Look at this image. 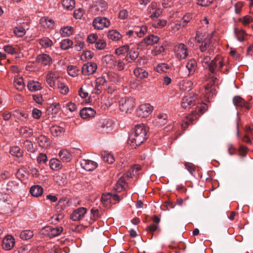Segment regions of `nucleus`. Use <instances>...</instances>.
Segmentation results:
<instances>
[{
  "label": "nucleus",
  "mask_w": 253,
  "mask_h": 253,
  "mask_svg": "<svg viewBox=\"0 0 253 253\" xmlns=\"http://www.w3.org/2000/svg\"><path fill=\"white\" fill-rule=\"evenodd\" d=\"M134 75L138 78L145 79L148 77V73L141 68H136L133 71Z\"/></svg>",
  "instance_id": "obj_34"
},
{
  "label": "nucleus",
  "mask_w": 253,
  "mask_h": 253,
  "mask_svg": "<svg viewBox=\"0 0 253 253\" xmlns=\"http://www.w3.org/2000/svg\"><path fill=\"white\" fill-rule=\"evenodd\" d=\"M49 166L53 170H58L62 168L60 162L57 159H52L49 161Z\"/></svg>",
  "instance_id": "obj_43"
},
{
  "label": "nucleus",
  "mask_w": 253,
  "mask_h": 253,
  "mask_svg": "<svg viewBox=\"0 0 253 253\" xmlns=\"http://www.w3.org/2000/svg\"><path fill=\"white\" fill-rule=\"evenodd\" d=\"M168 120V116L165 113H160L155 119L154 123L156 126H161L165 125Z\"/></svg>",
  "instance_id": "obj_23"
},
{
  "label": "nucleus",
  "mask_w": 253,
  "mask_h": 253,
  "mask_svg": "<svg viewBox=\"0 0 253 253\" xmlns=\"http://www.w3.org/2000/svg\"><path fill=\"white\" fill-rule=\"evenodd\" d=\"M114 61L113 57L110 55H107L102 58L104 65L110 68L113 67Z\"/></svg>",
  "instance_id": "obj_42"
},
{
  "label": "nucleus",
  "mask_w": 253,
  "mask_h": 253,
  "mask_svg": "<svg viewBox=\"0 0 253 253\" xmlns=\"http://www.w3.org/2000/svg\"><path fill=\"white\" fill-rule=\"evenodd\" d=\"M15 245V240L11 235H7L2 241V246L5 250H11Z\"/></svg>",
  "instance_id": "obj_16"
},
{
  "label": "nucleus",
  "mask_w": 253,
  "mask_h": 253,
  "mask_svg": "<svg viewBox=\"0 0 253 253\" xmlns=\"http://www.w3.org/2000/svg\"><path fill=\"white\" fill-rule=\"evenodd\" d=\"M234 34L237 40L240 42H243L245 39L246 33L245 31L237 28L234 29Z\"/></svg>",
  "instance_id": "obj_41"
},
{
  "label": "nucleus",
  "mask_w": 253,
  "mask_h": 253,
  "mask_svg": "<svg viewBox=\"0 0 253 253\" xmlns=\"http://www.w3.org/2000/svg\"><path fill=\"white\" fill-rule=\"evenodd\" d=\"M108 39L113 41H118L120 40L122 38V35L116 30H110L107 34Z\"/></svg>",
  "instance_id": "obj_33"
},
{
  "label": "nucleus",
  "mask_w": 253,
  "mask_h": 253,
  "mask_svg": "<svg viewBox=\"0 0 253 253\" xmlns=\"http://www.w3.org/2000/svg\"><path fill=\"white\" fill-rule=\"evenodd\" d=\"M57 85V88L61 93L66 94L68 92L69 88L63 83L58 82Z\"/></svg>",
  "instance_id": "obj_56"
},
{
  "label": "nucleus",
  "mask_w": 253,
  "mask_h": 253,
  "mask_svg": "<svg viewBox=\"0 0 253 253\" xmlns=\"http://www.w3.org/2000/svg\"><path fill=\"white\" fill-rule=\"evenodd\" d=\"M113 125V124L112 122L108 120H102L98 124V127L102 128L103 131L107 132L112 129Z\"/></svg>",
  "instance_id": "obj_27"
},
{
  "label": "nucleus",
  "mask_w": 253,
  "mask_h": 253,
  "mask_svg": "<svg viewBox=\"0 0 253 253\" xmlns=\"http://www.w3.org/2000/svg\"><path fill=\"white\" fill-rule=\"evenodd\" d=\"M107 8V2L104 0H100L94 2L92 7V11L95 15H99L102 14Z\"/></svg>",
  "instance_id": "obj_11"
},
{
  "label": "nucleus",
  "mask_w": 253,
  "mask_h": 253,
  "mask_svg": "<svg viewBox=\"0 0 253 253\" xmlns=\"http://www.w3.org/2000/svg\"><path fill=\"white\" fill-rule=\"evenodd\" d=\"M33 235L34 234L32 231L26 230L21 233L20 237L23 240H27L31 239Z\"/></svg>",
  "instance_id": "obj_53"
},
{
  "label": "nucleus",
  "mask_w": 253,
  "mask_h": 253,
  "mask_svg": "<svg viewBox=\"0 0 253 253\" xmlns=\"http://www.w3.org/2000/svg\"><path fill=\"white\" fill-rule=\"evenodd\" d=\"M29 29L28 22L20 21L13 29V33L17 37H22L26 33V30Z\"/></svg>",
  "instance_id": "obj_10"
},
{
  "label": "nucleus",
  "mask_w": 253,
  "mask_h": 253,
  "mask_svg": "<svg viewBox=\"0 0 253 253\" xmlns=\"http://www.w3.org/2000/svg\"><path fill=\"white\" fill-rule=\"evenodd\" d=\"M210 54L209 53L203 54L199 56L198 60L204 68L208 69L211 73H214L215 67L212 66V60H211Z\"/></svg>",
  "instance_id": "obj_5"
},
{
  "label": "nucleus",
  "mask_w": 253,
  "mask_h": 253,
  "mask_svg": "<svg viewBox=\"0 0 253 253\" xmlns=\"http://www.w3.org/2000/svg\"><path fill=\"white\" fill-rule=\"evenodd\" d=\"M165 51V48L163 46H156L152 51V53L153 55L157 56L163 53Z\"/></svg>",
  "instance_id": "obj_64"
},
{
  "label": "nucleus",
  "mask_w": 253,
  "mask_h": 253,
  "mask_svg": "<svg viewBox=\"0 0 253 253\" xmlns=\"http://www.w3.org/2000/svg\"><path fill=\"white\" fill-rule=\"evenodd\" d=\"M186 67L188 71V76L193 75L197 68L196 61L193 59L189 60L186 64Z\"/></svg>",
  "instance_id": "obj_26"
},
{
  "label": "nucleus",
  "mask_w": 253,
  "mask_h": 253,
  "mask_svg": "<svg viewBox=\"0 0 253 253\" xmlns=\"http://www.w3.org/2000/svg\"><path fill=\"white\" fill-rule=\"evenodd\" d=\"M13 84L15 88L19 91H22L25 88V84L21 76H15Z\"/></svg>",
  "instance_id": "obj_24"
},
{
  "label": "nucleus",
  "mask_w": 253,
  "mask_h": 253,
  "mask_svg": "<svg viewBox=\"0 0 253 253\" xmlns=\"http://www.w3.org/2000/svg\"><path fill=\"white\" fill-rule=\"evenodd\" d=\"M153 107L149 103L140 105L136 110V115L139 117H148L152 112Z\"/></svg>",
  "instance_id": "obj_6"
},
{
  "label": "nucleus",
  "mask_w": 253,
  "mask_h": 253,
  "mask_svg": "<svg viewBox=\"0 0 253 253\" xmlns=\"http://www.w3.org/2000/svg\"><path fill=\"white\" fill-rule=\"evenodd\" d=\"M139 55V53L137 49H134L132 47H129V51H127L125 59L128 62H131L136 59Z\"/></svg>",
  "instance_id": "obj_20"
},
{
  "label": "nucleus",
  "mask_w": 253,
  "mask_h": 253,
  "mask_svg": "<svg viewBox=\"0 0 253 253\" xmlns=\"http://www.w3.org/2000/svg\"><path fill=\"white\" fill-rule=\"evenodd\" d=\"M95 111L91 108H84L80 111V116L83 119H87L94 116Z\"/></svg>",
  "instance_id": "obj_22"
},
{
  "label": "nucleus",
  "mask_w": 253,
  "mask_h": 253,
  "mask_svg": "<svg viewBox=\"0 0 253 253\" xmlns=\"http://www.w3.org/2000/svg\"><path fill=\"white\" fill-rule=\"evenodd\" d=\"M233 102L234 105L236 107L244 108L247 110H249L250 108V104L239 96H235L233 98Z\"/></svg>",
  "instance_id": "obj_19"
},
{
  "label": "nucleus",
  "mask_w": 253,
  "mask_h": 253,
  "mask_svg": "<svg viewBox=\"0 0 253 253\" xmlns=\"http://www.w3.org/2000/svg\"><path fill=\"white\" fill-rule=\"evenodd\" d=\"M17 177L21 180H24L28 178L29 176V172L26 170V168H22L18 169L17 173Z\"/></svg>",
  "instance_id": "obj_39"
},
{
  "label": "nucleus",
  "mask_w": 253,
  "mask_h": 253,
  "mask_svg": "<svg viewBox=\"0 0 253 253\" xmlns=\"http://www.w3.org/2000/svg\"><path fill=\"white\" fill-rule=\"evenodd\" d=\"M50 131L53 136L58 137L63 134L65 129L59 126L55 125L50 128Z\"/></svg>",
  "instance_id": "obj_32"
},
{
  "label": "nucleus",
  "mask_w": 253,
  "mask_h": 253,
  "mask_svg": "<svg viewBox=\"0 0 253 253\" xmlns=\"http://www.w3.org/2000/svg\"><path fill=\"white\" fill-rule=\"evenodd\" d=\"M92 24L95 29L101 30L108 28L110 26V21L106 17H97L93 20Z\"/></svg>",
  "instance_id": "obj_7"
},
{
  "label": "nucleus",
  "mask_w": 253,
  "mask_h": 253,
  "mask_svg": "<svg viewBox=\"0 0 253 253\" xmlns=\"http://www.w3.org/2000/svg\"><path fill=\"white\" fill-rule=\"evenodd\" d=\"M5 52L9 54H14L16 52V49L11 45H6L3 46Z\"/></svg>",
  "instance_id": "obj_62"
},
{
  "label": "nucleus",
  "mask_w": 253,
  "mask_h": 253,
  "mask_svg": "<svg viewBox=\"0 0 253 253\" xmlns=\"http://www.w3.org/2000/svg\"><path fill=\"white\" fill-rule=\"evenodd\" d=\"M73 44L72 41L66 39L62 40L60 43V47L63 50H67L71 48Z\"/></svg>",
  "instance_id": "obj_44"
},
{
  "label": "nucleus",
  "mask_w": 253,
  "mask_h": 253,
  "mask_svg": "<svg viewBox=\"0 0 253 253\" xmlns=\"http://www.w3.org/2000/svg\"><path fill=\"white\" fill-rule=\"evenodd\" d=\"M126 186V183L125 181L124 178L121 177L117 181L115 187V189L117 192H121L125 188Z\"/></svg>",
  "instance_id": "obj_47"
},
{
  "label": "nucleus",
  "mask_w": 253,
  "mask_h": 253,
  "mask_svg": "<svg viewBox=\"0 0 253 253\" xmlns=\"http://www.w3.org/2000/svg\"><path fill=\"white\" fill-rule=\"evenodd\" d=\"M135 105V99L132 97L122 98L120 101V110L123 112L131 113Z\"/></svg>",
  "instance_id": "obj_3"
},
{
  "label": "nucleus",
  "mask_w": 253,
  "mask_h": 253,
  "mask_svg": "<svg viewBox=\"0 0 253 253\" xmlns=\"http://www.w3.org/2000/svg\"><path fill=\"white\" fill-rule=\"evenodd\" d=\"M10 153L12 156L20 158L23 156V152L18 146H15L10 148Z\"/></svg>",
  "instance_id": "obj_45"
},
{
  "label": "nucleus",
  "mask_w": 253,
  "mask_h": 253,
  "mask_svg": "<svg viewBox=\"0 0 253 253\" xmlns=\"http://www.w3.org/2000/svg\"><path fill=\"white\" fill-rule=\"evenodd\" d=\"M146 130L143 124L136 125L134 128V132L130 135L128 143L132 147H135L143 143L146 139Z\"/></svg>",
  "instance_id": "obj_1"
},
{
  "label": "nucleus",
  "mask_w": 253,
  "mask_h": 253,
  "mask_svg": "<svg viewBox=\"0 0 253 253\" xmlns=\"http://www.w3.org/2000/svg\"><path fill=\"white\" fill-rule=\"evenodd\" d=\"M97 68V64L93 62H88L84 64L82 68L83 74L89 75L93 74Z\"/></svg>",
  "instance_id": "obj_14"
},
{
  "label": "nucleus",
  "mask_w": 253,
  "mask_h": 253,
  "mask_svg": "<svg viewBox=\"0 0 253 253\" xmlns=\"http://www.w3.org/2000/svg\"><path fill=\"white\" fill-rule=\"evenodd\" d=\"M167 24V21L164 19H158L154 20L152 26L155 28L162 29Z\"/></svg>",
  "instance_id": "obj_40"
},
{
  "label": "nucleus",
  "mask_w": 253,
  "mask_h": 253,
  "mask_svg": "<svg viewBox=\"0 0 253 253\" xmlns=\"http://www.w3.org/2000/svg\"><path fill=\"white\" fill-rule=\"evenodd\" d=\"M107 44L105 41L103 40H98L95 43V47L99 50H103L106 47Z\"/></svg>",
  "instance_id": "obj_61"
},
{
  "label": "nucleus",
  "mask_w": 253,
  "mask_h": 253,
  "mask_svg": "<svg viewBox=\"0 0 253 253\" xmlns=\"http://www.w3.org/2000/svg\"><path fill=\"white\" fill-rule=\"evenodd\" d=\"M73 31L74 29L71 26L65 27L61 29V34L64 37H69L73 34Z\"/></svg>",
  "instance_id": "obj_49"
},
{
  "label": "nucleus",
  "mask_w": 253,
  "mask_h": 253,
  "mask_svg": "<svg viewBox=\"0 0 253 253\" xmlns=\"http://www.w3.org/2000/svg\"><path fill=\"white\" fill-rule=\"evenodd\" d=\"M18 187V183L15 181H9L6 186V189L7 190L11 191L12 192H15L16 191Z\"/></svg>",
  "instance_id": "obj_58"
},
{
  "label": "nucleus",
  "mask_w": 253,
  "mask_h": 253,
  "mask_svg": "<svg viewBox=\"0 0 253 253\" xmlns=\"http://www.w3.org/2000/svg\"><path fill=\"white\" fill-rule=\"evenodd\" d=\"M37 60L39 63L44 65H50L52 62L51 57L46 54H42L38 55Z\"/></svg>",
  "instance_id": "obj_28"
},
{
  "label": "nucleus",
  "mask_w": 253,
  "mask_h": 253,
  "mask_svg": "<svg viewBox=\"0 0 253 253\" xmlns=\"http://www.w3.org/2000/svg\"><path fill=\"white\" fill-rule=\"evenodd\" d=\"M75 5L74 0H62L63 6L67 10H72Z\"/></svg>",
  "instance_id": "obj_51"
},
{
  "label": "nucleus",
  "mask_w": 253,
  "mask_h": 253,
  "mask_svg": "<svg viewBox=\"0 0 253 253\" xmlns=\"http://www.w3.org/2000/svg\"><path fill=\"white\" fill-rule=\"evenodd\" d=\"M212 33L205 39L203 41H202V35L200 33H197L195 36L196 41L200 43L202 42L201 45L200 46V49L202 52H205L208 50L207 53H211L213 51V40H211V35Z\"/></svg>",
  "instance_id": "obj_2"
},
{
  "label": "nucleus",
  "mask_w": 253,
  "mask_h": 253,
  "mask_svg": "<svg viewBox=\"0 0 253 253\" xmlns=\"http://www.w3.org/2000/svg\"><path fill=\"white\" fill-rule=\"evenodd\" d=\"M129 46L128 45H124L119 47L115 50V54L118 55H121L127 53L129 51Z\"/></svg>",
  "instance_id": "obj_54"
},
{
  "label": "nucleus",
  "mask_w": 253,
  "mask_h": 253,
  "mask_svg": "<svg viewBox=\"0 0 253 253\" xmlns=\"http://www.w3.org/2000/svg\"><path fill=\"white\" fill-rule=\"evenodd\" d=\"M227 62V59L220 56H216L212 60V66L215 67V71L216 70L222 71Z\"/></svg>",
  "instance_id": "obj_13"
},
{
  "label": "nucleus",
  "mask_w": 253,
  "mask_h": 253,
  "mask_svg": "<svg viewBox=\"0 0 253 253\" xmlns=\"http://www.w3.org/2000/svg\"><path fill=\"white\" fill-rule=\"evenodd\" d=\"M195 102L194 96L189 94L182 98L181 106L184 109H189L194 104Z\"/></svg>",
  "instance_id": "obj_17"
},
{
  "label": "nucleus",
  "mask_w": 253,
  "mask_h": 253,
  "mask_svg": "<svg viewBox=\"0 0 253 253\" xmlns=\"http://www.w3.org/2000/svg\"><path fill=\"white\" fill-rule=\"evenodd\" d=\"M63 228L61 226L53 227L47 226L43 228L41 230L42 234L49 236V237H54L60 235L63 231Z\"/></svg>",
  "instance_id": "obj_9"
},
{
  "label": "nucleus",
  "mask_w": 253,
  "mask_h": 253,
  "mask_svg": "<svg viewBox=\"0 0 253 253\" xmlns=\"http://www.w3.org/2000/svg\"><path fill=\"white\" fill-rule=\"evenodd\" d=\"M192 19V14L190 13H187L185 14L180 20L181 25L182 27H186L188 23L190 22Z\"/></svg>",
  "instance_id": "obj_50"
},
{
  "label": "nucleus",
  "mask_w": 253,
  "mask_h": 253,
  "mask_svg": "<svg viewBox=\"0 0 253 253\" xmlns=\"http://www.w3.org/2000/svg\"><path fill=\"white\" fill-rule=\"evenodd\" d=\"M173 52L175 57L180 60L185 59L188 55V49L183 43H176L173 47Z\"/></svg>",
  "instance_id": "obj_4"
},
{
  "label": "nucleus",
  "mask_w": 253,
  "mask_h": 253,
  "mask_svg": "<svg viewBox=\"0 0 253 253\" xmlns=\"http://www.w3.org/2000/svg\"><path fill=\"white\" fill-rule=\"evenodd\" d=\"M87 210L84 207L75 210L71 215V219L73 221H79L82 219L86 213Z\"/></svg>",
  "instance_id": "obj_15"
},
{
  "label": "nucleus",
  "mask_w": 253,
  "mask_h": 253,
  "mask_svg": "<svg viewBox=\"0 0 253 253\" xmlns=\"http://www.w3.org/2000/svg\"><path fill=\"white\" fill-rule=\"evenodd\" d=\"M39 43L44 48L50 47L53 44L52 41L48 38H43L40 39L39 40Z\"/></svg>",
  "instance_id": "obj_52"
},
{
  "label": "nucleus",
  "mask_w": 253,
  "mask_h": 253,
  "mask_svg": "<svg viewBox=\"0 0 253 253\" xmlns=\"http://www.w3.org/2000/svg\"><path fill=\"white\" fill-rule=\"evenodd\" d=\"M125 66L126 65L124 62L120 60L115 61L113 66V67L119 71L123 70Z\"/></svg>",
  "instance_id": "obj_60"
},
{
  "label": "nucleus",
  "mask_w": 253,
  "mask_h": 253,
  "mask_svg": "<svg viewBox=\"0 0 253 253\" xmlns=\"http://www.w3.org/2000/svg\"><path fill=\"white\" fill-rule=\"evenodd\" d=\"M101 155L104 161L108 164H112L115 161L114 156L109 152L106 151H102Z\"/></svg>",
  "instance_id": "obj_36"
},
{
  "label": "nucleus",
  "mask_w": 253,
  "mask_h": 253,
  "mask_svg": "<svg viewBox=\"0 0 253 253\" xmlns=\"http://www.w3.org/2000/svg\"><path fill=\"white\" fill-rule=\"evenodd\" d=\"M19 132L21 135L27 137L31 136L33 134V130L27 126H22L19 129Z\"/></svg>",
  "instance_id": "obj_46"
},
{
  "label": "nucleus",
  "mask_w": 253,
  "mask_h": 253,
  "mask_svg": "<svg viewBox=\"0 0 253 253\" xmlns=\"http://www.w3.org/2000/svg\"><path fill=\"white\" fill-rule=\"evenodd\" d=\"M27 87L31 91H36L41 90L42 88L41 83L38 81L31 80L27 84Z\"/></svg>",
  "instance_id": "obj_25"
},
{
  "label": "nucleus",
  "mask_w": 253,
  "mask_h": 253,
  "mask_svg": "<svg viewBox=\"0 0 253 253\" xmlns=\"http://www.w3.org/2000/svg\"><path fill=\"white\" fill-rule=\"evenodd\" d=\"M238 21L241 22L244 26H247L253 21V18L251 16L246 15L242 18H238Z\"/></svg>",
  "instance_id": "obj_57"
},
{
  "label": "nucleus",
  "mask_w": 253,
  "mask_h": 253,
  "mask_svg": "<svg viewBox=\"0 0 253 253\" xmlns=\"http://www.w3.org/2000/svg\"><path fill=\"white\" fill-rule=\"evenodd\" d=\"M159 38L154 35H149L143 39L139 43V46L145 47L148 46L153 45L158 42Z\"/></svg>",
  "instance_id": "obj_12"
},
{
  "label": "nucleus",
  "mask_w": 253,
  "mask_h": 253,
  "mask_svg": "<svg viewBox=\"0 0 253 253\" xmlns=\"http://www.w3.org/2000/svg\"><path fill=\"white\" fill-rule=\"evenodd\" d=\"M84 45V43L83 42L82 38L80 37L78 40L76 41L75 49L77 51H81L82 49H83Z\"/></svg>",
  "instance_id": "obj_63"
},
{
  "label": "nucleus",
  "mask_w": 253,
  "mask_h": 253,
  "mask_svg": "<svg viewBox=\"0 0 253 253\" xmlns=\"http://www.w3.org/2000/svg\"><path fill=\"white\" fill-rule=\"evenodd\" d=\"M59 156L64 162H69L71 159V154L67 150H62L59 153Z\"/></svg>",
  "instance_id": "obj_38"
},
{
  "label": "nucleus",
  "mask_w": 253,
  "mask_h": 253,
  "mask_svg": "<svg viewBox=\"0 0 253 253\" xmlns=\"http://www.w3.org/2000/svg\"><path fill=\"white\" fill-rule=\"evenodd\" d=\"M169 68V66L166 63H159L154 67L155 71L159 73H164L168 72Z\"/></svg>",
  "instance_id": "obj_37"
},
{
  "label": "nucleus",
  "mask_w": 253,
  "mask_h": 253,
  "mask_svg": "<svg viewBox=\"0 0 253 253\" xmlns=\"http://www.w3.org/2000/svg\"><path fill=\"white\" fill-rule=\"evenodd\" d=\"M30 192L33 196L39 197L42 194L43 188L39 185H35L31 187Z\"/></svg>",
  "instance_id": "obj_31"
},
{
  "label": "nucleus",
  "mask_w": 253,
  "mask_h": 253,
  "mask_svg": "<svg viewBox=\"0 0 253 253\" xmlns=\"http://www.w3.org/2000/svg\"><path fill=\"white\" fill-rule=\"evenodd\" d=\"M100 217V214L98 209H92L90 211V217L89 222L93 223Z\"/></svg>",
  "instance_id": "obj_48"
},
{
  "label": "nucleus",
  "mask_w": 253,
  "mask_h": 253,
  "mask_svg": "<svg viewBox=\"0 0 253 253\" xmlns=\"http://www.w3.org/2000/svg\"><path fill=\"white\" fill-rule=\"evenodd\" d=\"M41 26L44 28H52L54 25V21L47 17L41 18L40 22Z\"/></svg>",
  "instance_id": "obj_29"
},
{
  "label": "nucleus",
  "mask_w": 253,
  "mask_h": 253,
  "mask_svg": "<svg viewBox=\"0 0 253 253\" xmlns=\"http://www.w3.org/2000/svg\"><path fill=\"white\" fill-rule=\"evenodd\" d=\"M67 71L69 75L72 77H76L79 73V69L76 66L73 65L68 67Z\"/></svg>",
  "instance_id": "obj_55"
},
{
  "label": "nucleus",
  "mask_w": 253,
  "mask_h": 253,
  "mask_svg": "<svg viewBox=\"0 0 253 253\" xmlns=\"http://www.w3.org/2000/svg\"><path fill=\"white\" fill-rule=\"evenodd\" d=\"M196 119V116L194 113L190 114L185 117L181 123V128L185 130L189 125L192 124L193 122Z\"/></svg>",
  "instance_id": "obj_21"
},
{
  "label": "nucleus",
  "mask_w": 253,
  "mask_h": 253,
  "mask_svg": "<svg viewBox=\"0 0 253 253\" xmlns=\"http://www.w3.org/2000/svg\"><path fill=\"white\" fill-rule=\"evenodd\" d=\"M60 77V74L56 69H53L49 71L45 76L46 83L51 87L55 85V81Z\"/></svg>",
  "instance_id": "obj_8"
},
{
  "label": "nucleus",
  "mask_w": 253,
  "mask_h": 253,
  "mask_svg": "<svg viewBox=\"0 0 253 253\" xmlns=\"http://www.w3.org/2000/svg\"><path fill=\"white\" fill-rule=\"evenodd\" d=\"M38 142L41 147L47 148L49 146V139L43 135L39 136L37 138Z\"/></svg>",
  "instance_id": "obj_35"
},
{
  "label": "nucleus",
  "mask_w": 253,
  "mask_h": 253,
  "mask_svg": "<svg viewBox=\"0 0 253 253\" xmlns=\"http://www.w3.org/2000/svg\"><path fill=\"white\" fill-rule=\"evenodd\" d=\"M147 27L146 25H143L137 30L135 31V33L137 37H142L147 32Z\"/></svg>",
  "instance_id": "obj_59"
},
{
  "label": "nucleus",
  "mask_w": 253,
  "mask_h": 253,
  "mask_svg": "<svg viewBox=\"0 0 253 253\" xmlns=\"http://www.w3.org/2000/svg\"><path fill=\"white\" fill-rule=\"evenodd\" d=\"M193 84L190 80H183L179 83V89L183 91H189L192 89Z\"/></svg>",
  "instance_id": "obj_30"
},
{
  "label": "nucleus",
  "mask_w": 253,
  "mask_h": 253,
  "mask_svg": "<svg viewBox=\"0 0 253 253\" xmlns=\"http://www.w3.org/2000/svg\"><path fill=\"white\" fill-rule=\"evenodd\" d=\"M81 166L84 169L87 171H91L97 167V164L96 162L91 160H83L81 162Z\"/></svg>",
  "instance_id": "obj_18"
}]
</instances>
